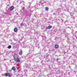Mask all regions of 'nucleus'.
<instances>
[{
  "instance_id": "f257e3e1",
  "label": "nucleus",
  "mask_w": 77,
  "mask_h": 77,
  "mask_svg": "<svg viewBox=\"0 0 77 77\" xmlns=\"http://www.w3.org/2000/svg\"><path fill=\"white\" fill-rule=\"evenodd\" d=\"M14 58L15 61H16V62L18 63H20V59L18 58V56L17 55V54H15L14 55Z\"/></svg>"
},
{
  "instance_id": "f03ea898",
  "label": "nucleus",
  "mask_w": 77,
  "mask_h": 77,
  "mask_svg": "<svg viewBox=\"0 0 77 77\" xmlns=\"http://www.w3.org/2000/svg\"><path fill=\"white\" fill-rule=\"evenodd\" d=\"M29 47H31V48H29V50L31 52H33L34 51V47L32 45L30 44Z\"/></svg>"
},
{
  "instance_id": "7ed1b4c3",
  "label": "nucleus",
  "mask_w": 77,
  "mask_h": 77,
  "mask_svg": "<svg viewBox=\"0 0 77 77\" xmlns=\"http://www.w3.org/2000/svg\"><path fill=\"white\" fill-rule=\"evenodd\" d=\"M4 75H5L6 77H8V76L9 77H11V75L10 74V73H6L4 74Z\"/></svg>"
},
{
  "instance_id": "20e7f679",
  "label": "nucleus",
  "mask_w": 77,
  "mask_h": 77,
  "mask_svg": "<svg viewBox=\"0 0 77 77\" xmlns=\"http://www.w3.org/2000/svg\"><path fill=\"white\" fill-rule=\"evenodd\" d=\"M61 8H58L56 11V12L57 13H59V12H61Z\"/></svg>"
},
{
  "instance_id": "39448f33",
  "label": "nucleus",
  "mask_w": 77,
  "mask_h": 77,
  "mask_svg": "<svg viewBox=\"0 0 77 77\" xmlns=\"http://www.w3.org/2000/svg\"><path fill=\"white\" fill-rule=\"evenodd\" d=\"M51 28H52V26L51 25H49L46 28V29H51Z\"/></svg>"
},
{
  "instance_id": "423d86ee",
  "label": "nucleus",
  "mask_w": 77,
  "mask_h": 77,
  "mask_svg": "<svg viewBox=\"0 0 77 77\" xmlns=\"http://www.w3.org/2000/svg\"><path fill=\"white\" fill-rule=\"evenodd\" d=\"M19 55H21L23 54V51L22 50H20V51L19 52Z\"/></svg>"
},
{
  "instance_id": "0eeeda50",
  "label": "nucleus",
  "mask_w": 77,
  "mask_h": 77,
  "mask_svg": "<svg viewBox=\"0 0 77 77\" xmlns=\"http://www.w3.org/2000/svg\"><path fill=\"white\" fill-rule=\"evenodd\" d=\"M35 46L36 47L38 48V49H39V44H38V43H36L35 44Z\"/></svg>"
},
{
  "instance_id": "6e6552de",
  "label": "nucleus",
  "mask_w": 77,
  "mask_h": 77,
  "mask_svg": "<svg viewBox=\"0 0 77 77\" xmlns=\"http://www.w3.org/2000/svg\"><path fill=\"white\" fill-rule=\"evenodd\" d=\"M14 9V7L13 6H11L10 9V11H12Z\"/></svg>"
},
{
  "instance_id": "1a4fd4ad",
  "label": "nucleus",
  "mask_w": 77,
  "mask_h": 77,
  "mask_svg": "<svg viewBox=\"0 0 77 77\" xmlns=\"http://www.w3.org/2000/svg\"><path fill=\"white\" fill-rule=\"evenodd\" d=\"M17 30H18V29H17V28H15L14 29V32H17Z\"/></svg>"
},
{
  "instance_id": "9d476101",
  "label": "nucleus",
  "mask_w": 77,
  "mask_h": 77,
  "mask_svg": "<svg viewBox=\"0 0 77 77\" xmlns=\"http://www.w3.org/2000/svg\"><path fill=\"white\" fill-rule=\"evenodd\" d=\"M46 38V37L45 36H42V38L43 40H45V38Z\"/></svg>"
},
{
  "instance_id": "9b49d317",
  "label": "nucleus",
  "mask_w": 77,
  "mask_h": 77,
  "mask_svg": "<svg viewBox=\"0 0 77 77\" xmlns=\"http://www.w3.org/2000/svg\"><path fill=\"white\" fill-rule=\"evenodd\" d=\"M26 16L27 17V18H29L30 17V14H26Z\"/></svg>"
},
{
  "instance_id": "f8f14e48",
  "label": "nucleus",
  "mask_w": 77,
  "mask_h": 77,
  "mask_svg": "<svg viewBox=\"0 0 77 77\" xmlns=\"http://www.w3.org/2000/svg\"><path fill=\"white\" fill-rule=\"evenodd\" d=\"M12 70H13V71H15V70H16V69L15 67H13L12 68Z\"/></svg>"
},
{
  "instance_id": "ddd939ff",
  "label": "nucleus",
  "mask_w": 77,
  "mask_h": 77,
  "mask_svg": "<svg viewBox=\"0 0 77 77\" xmlns=\"http://www.w3.org/2000/svg\"><path fill=\"white\" fill-rule=\"evenodd\" d=\"M58 47H59V46H58V45H55V48H58Z\"/></svg>"
},
{
  "instance_id": "4468645a",
  "label": "nucleus",
  "mask_w": 77,
  "mask_h": 77,
  "mask_svg": "<svg viewBox=\"0 0 77 77\" xmlns=\"http://www.w3.org/2000/svg\"><path fill=\"white\" fill-rule=\"evenodd\" d=\"M65 24L66 25H68V21H66L65 22Z\"/></svg>"
},
{
  "instance_id": "2eb2a0df",
  "label": "nucleus",
  "mask_w": 77,
  "mask_h": 77,
  "mask_svg": "<svg viewBox=\"0 0 77 77\" xmlns=\"http://www.w3.org/2000/svg\"><path fill=\"white\" fill-rule=\"evenodd\" d=\"M45 10L46 11H48V7H46L45 8Z\"/></svg>"
},
{
  "instance_id": "dca6fc26",
  "label": "nucleus",
  "mask_w": 77,
  "mask_h": 77,
  "mask_svg": "<svg viewBox=\"0 0 77 77\" xmlns=\"http://www.w3.org/2000/svg\"><path fill=\"white\" fill-rule=\"evenodd\" d=\"M73 61L74 63H73L72 62V64H73V65H74V63H75V60H73Z\"/></svg>"
},
{
  "instance_id": "f3484780",
  "label": "nucleus",
  "mask_w": 77,
  "mask_h": 77,
  "mask_svg": "<svg viewBox=\"0 0 77 77\" xmlns=\"http://www.w3.org/2000/svg\"><path fill=\"white\" fill-rule=\"evenodd\" d=\"M8 48L9 49L11 48V45H10L8 46Z\"/></svg>"
},
{
  "instance_id": "a211bd4d",
  "label": "nucleus",
  "mask_w": 77,
  "mask_h": 77,
  "mask_svg": "<svg viewBox=\"0 0 77 77\" xmlns=\"http://www.w3.org/2000/svg\"><path fill=\"white\" fill-rule=\"evenodd\" d=\"M48 5L49 6H51V4L50 2L48 3Z\"/></svg>"
},
{
  "instance_id": "6ab92c4d",
  "label": "nucleus",
  "mask_w": 77,
  "mask_h": 77,
  "mask_svg": "<svg viewBox=\"0 0 77 77\" xmlns=\"http://www.w3.org/2000/svg\"><path fill=\"white\" fill-rule=\"evenodd\" d=\"M63 31L64 33H65V32H66V30H65V29H63Z\"/></svg>"
},
{
  "instance_id": "aec40b11",
  "label": "nucleus",
  "mask_w": 77,
  "mask_h": 77,
  "mask_svg": "<svg viewBox=\"0 0 77 77\" xmlns=\"http://www.w3.org/2000/svg\"><path fill=\"white\" fill-rule=\"evenodd\" d=\"M40 15L41 16H42V15H43V13H42L41 14H40Z\"/></svg>"
},
{
  "instance_id": "412c9836",
  "label": "nucleus",
  "mask_w": 77,
  "mask_h": 77,
  "mask_svg": "<svg viewBox=\"0 0 77 77\" xmlns=\"http://www.w3.org/2000/svg\"><path fill=\"white\" fill-rule=\"evenodd\" d=\"M20 26H23V23H21Z\"/></svg>"
},
{
  "instance_id": "4be33fe9",
  "label": "nucleus",
  "mask_w": 77,
  "mask_h": 77,
  "mask_svg": "<svg viewBox=\"0 0 77 77\" xmlns=\"http://www.w3.org/2000/svg\"><path fill=\"white\" fill-rule=\"evenodd\" d=\"M20 3H24V1H23V2L20 1Z\"/></svg>"
},
{
  "instance_id": "5701e85b",
  "label": "nucleus",
  "mask_w": 77,
  "mask_h": 77,
  "mask_svg": "<svg viewBox=\"0 0 77 77\" xmlns=\"http://www.w3.org/2000/svg\"><path fill=\"white\" fill-rule=\"evenodd\" d=\"M58 63H60V62H58Z\"/></svg>"
},
{
  "instance_id": "b1692460",
  "label": "nucleus",
  "mask_w": 77,
  "mask_h": 77,
  "mask_svg": "<svg viewBox=\"0 0 77 77\" xmlns=\"http://www.w3.org/2000/svg\"><path fill=\"white\" fill-rule=\"evenodd\" d=\"M58 60H59V59H57V61H58Z\"/></svg>"
},
{
  "instance_id": "393cba45",
  "label": "nucleus",
  "mask_w": 77,
  "mask_h": 77,
  "mask_svg": "<svg viewBox=\"0 0 77 77\" xmlns=\"http://www.w3.org/2000/svg\"><path fill=\"white\" fill-rule=\"evenodd\" d=\"M18 71H20V69L18 70Z\"/></svg>"
},
{
  "instance_id": "a878e982",
  "label": "nucleus",
  "mask_w": 77,
  "mask_h": 77,
  "mask_svg": "<svg viewBox=\"0 0 77 77\" xmlns=\"http://www.w3.org/2000/svg\"><path fill=\"white\" fill-rule=\"evenodd\" d=\"M63 0V1L64 2H65V0Z\"/></svg>"
},
{
  "instance_id": "bb28decb",
  "label": "nucleus",
  "mask_w": 77,
  "mask_h": 77,
  "mask_svg": "<svg viewBox=\"0 0 77 77\" xmlns=\"http://www.w3.org/2000/svg\"><path fill=\"white\" fill-rule=\"evenodd\" d=\"M75 33H77V31H76V32H75Z\"/></svg>"
},
{
  "instance_id": "cd10ccee",
  "label": "nucleus",
  "mask_w": 77,
  "mask_h": 77,
  "mask_svg": "<svg viewBox=\"0 0 77 77\" xmlns=\"http://www.w3.org/2000/svg\"><path fill=\"white\" fill-rule=\"evenodd\" d=\"M75 38H76V39H77V37H76Z\"/></svg>"
},
{
  "instance_id": "c85d7f7f",
  "label": "nucleus",
  "mask_w": 77,
  "mask_h": 77,
  "mask_svg": "<svg viewBox=\"0 0 77 77\" xmlns=\"http://www.w3.org/2000/svg\"><path fill=\"white\" fill-rule=\"evenodd\" d=\"M68 28H69V27H68Z\"/></svg>"
},
{
  "instance_id": "c756f323",
  "label": "nucleus",
  "mask_w": 77,
  "mask_h": 77,
  "mask_svg": "<svg viewBox=\"0 0 77 77\" xmlns=\"http://www.w3.org/2000/svg\"><path fill=\"white\" fill-rule=\"evenodd\" d=\"M29 3L30 4H31V3Z\"/></svg>"
},
{
  "instance_id": "7c9ffc66",
  "label": "nucleus",
  "mask_w": 77,
  "mask_h": 77,
  "mask_svg": "<svg viewBox=\"0 0 77 77\" xmlns=\"http://www.w3.org/2000/svg\"><path fill=\"white\" fill-rule=\"evenodd\" d=\"M75 18L74 17V18H73V19H74Z\"/></svg>"
},
{
  "instance_id": "2f4dec72",
  "label": "nucleus",
  "mask_w": 77,
  "mask_h": 77,
  "mask_svg": "<svg viewBox=\"0 0 77 77\" xmlns=\"http://www.w3.org/2000/svg\"><path fill=\"white\" fill-rule=\"evenodd\" d=\"M65 37H66V36H65Z\"/></svg>"
}]
</instances>
